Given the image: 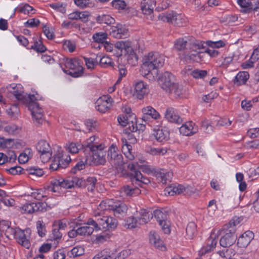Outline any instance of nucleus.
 Returning <instances> with one entry per match:
<instances>
[{"label": "nucleus", "instance_id": "obj_5", "mask_svg": "<svg viewBox=\"0 0 259 259\" xmlns=\"http://www.w3.org/2000/svg\"><path fill=\"white\" fill-rule=\"evenodd\" d=\"M202 47L201 41L189 37H181L174 41V48L178 51L187 49L195 50Z\"/></svg>", "mask_w": 259, "mask_h": 259}, {"label": "nucleus", "instance_id": "obj_40", "mask_svg": "<svg viewBox=\"0 0 259 259\" xmlns=\"http://www.w3.org/2000/svg\"><path fill=\"white\" fill-rule=\"evenodd\" d=\"M97 104L96 108L101 113H105L110 108L108 103L104 101L101 97L98 99L96 102Z\"/></svg>", "mask_w": 259, "mask_h": 259}, {"label": "nucleus", "instance_id": "obj_24", "mask_svg": "<svg viewBox=\"0 0 259 259\" xmlns=\"http://www.w3.org/2000/svg\"><path fill=\"white\" fill-rule=\"evenodd\" d=\"M143 115L142 120L146 122L149 119V117L157 119L160 117V114L151 106H147L142 109Z\"/></svg>", "mask_w": 259, "mask_h": 259}, {"label": "nucleus", "instance_id": "obj_23", "mask_svg": "<svg viewBox=\"0 0 259 259\" xmlns=\"http://www.w3.org/2000/svg\"><path fill=\"white\" fill-rule=\"evenodd\" d=\"M201 44L202 47L200 46V48L196 49V51L190 49L191 51L185 57L186 61L188 62V61L192 60L198 62L201 61L200 54L203 53V52L201 51L200 50L205 48L204 46V42L201 41Z\"/></svg>", "mask_w": 259, "mask_h": 259}, {"label": "nucleus", "instance_id": "obj_49", "mask_svg": "<svg viewBox=\"0 0 259 259\" xmlns=\"http://www.w3.org/2000/svg\"><path fill=\"white\" fill-rule=\"evenodd\" d=\"M94 231V228L89 226L80 227L77 228V232L80 235H90Z\"/></svg>", "mask_w": 259, "mask_h": 259}, {"label": "nucleus", "instance_id": "obj_32", "mask_svg": "<svg viewBox=\"0 0 259 259\" xmlns=\"http://www.w3.org/2000/svg\"><path fill=\"white\" fill-rule=\"evenodd\" d=\"M154 136L158 142H163L169 139V133L162 129H158L154 131Z\"/></svg>", "mask_w": 259, "mask_h": 259}, {"label": "nucleus", "instance_id": "obj_31", "mask_svg": "<svg viewBox=\"0 0 259 259\" xmlns=\"http://www.w3.org/2000/svg\"><path fill=\"white\" fill-rule=\"evenodd\" d=\"M185 191V188L181 185H171L168 187H166L164 191L167 192L169 195H174V194H180Z\"/></svg>", "mask_w": 259, "mask_h": 259}, {"label": "nucleus", "instance_id": "obj_26", "mask_svg": "<svg viewBox=\"0 0 259 259\" xmlns=\"http://www.w3.org/2000/svg\"><path fill=\"white\" fill-rule=\"evenodd\" d=\"M197 129L193 127L192 122L190 121L183 124L180 128L179 131L181 134L184 136H189L194 135L197 132Z\"/></svg>", "mask_w": 259, "mask_h": 259}, {"label": "nucleus", "instance_id": "obj_45", "mask_svg": "<svg viewBox=\"0 0 259 259\" xmlns=\"http://www.w3.org/2000/svg\"><path fill=\"white\" fill-rule=\"evenodd\" d=\"M88 155H85V159L83 161V160H81L78 162L76 165L71 169V172L73 174H75L76 170H80L85 168V164H88Z\"/></svg>", "mask_w": 259, "mask_h": 259}, {"label": "nucleus", "instance_id": "obj_4", "mask_svg": "<svg viewBox=\"0 0 259 259\" xmlns=\"http://www.w3.org/2000/svg\"><path fill=\"white\" fill-rule=\"evenodd\" d=\"M64 65L68 70L63 69V71L73 77L81 76L83 73L84 68L78 58H66Z\"/></svg>", "mask_w": 259, "mask_h": 259}, {"label": "nucleus", "instance_id": "obj_57", "mask_svg": "<svg viewBox=\"0 0 259 259\" xmlns=\"http://www.w3.org/2000/svg\"><path fill=\"white\" fill-rule=\"evenodd\" d=\"M204 44L212 48H219L225 46V43L222 40H219L217 41L207 40L205 42H204Z\"/></svg>", "mask_w": 259, "mask_h": 259}, {"label": "nucleus", "instance_id": "obj_17", "mask_svg": "<svg viewBox=\"0 0 259 259\" xmlns=\"http://www.w3.org/2000/svg\"><path fill=\"white\" fill-rule=\"evenodd\" d=\"M103 148L98 149L95 151H91L90 154H87L88 158H92L96 165H104L106 163L105 153L103 151Z\"/></svg>", "mask_w": 259, "mask_h": 259}, {"label": "nucleus", "instance_id": "obj_2", "mask_svg": "<svg viewBox=\"0 0 259 259\" xmlns=\"http://www.w3.org/2000/svg\"><path fill=\"white\" fill-rule=\"evenodd\" d=\"M158 84L166 92L174 93L179 96L182 94V90L178 84L175 82V77L169 72L165 71L158 78Z\"/></svg>", "mask_w": 259, "mask_h": 259}, {"label": "nucleus", "instance_id": "obj_41", "mask_svg": "<svg viewBox=\"0 0 259 259\" xmlns=\"http://www.w3.org/2000/svg\"><path fill=\"white\" fill-rule=\"evenodd\" d=\"M84 248L80 246H75L67 252V256L69 257L79 256L84 254Z\"/></svg>", "mask_w": 259, "mask_h": 259}, {"label": "nucleus", "instance_id": "obj_35", "mask_svg": "<svg viewBox=\"0 0 259 259\" xmlns=\"http://www.w3.org/2000/svg\"><path fill=\"white\" fill-rule=\"evenodd\" d=\"M130 44L129 42H126L123 41H117L114 45L115 49H117L116 53V56L119 57L125 53V49L127 47H130Z\"/></svg>", "mask_w": 259, "mask_h": 259}, {"label": "nucleus", "instance_id": "obj_52", "mask_svg": "<svg viewBox=\"0 0 259 259\" xmlns=\"http://www.w3.org/2000/svg\"><path fill=\"white\" fill-rule=\"evenodd\" d=\"M111 4L113 7L119 10H124L126 7L125 2L123 0H113Z\"/></svg>", "mask_w": 259, "mask_h": 259}, {"label": "nucleus", "instance_id": "obj_14", "mask_svg": "<svg viewBox=\"0 0 259 259\" xmlns=\"http://www.w3.org/2000/svg\"><path fill=\"white\" fill-rule=\"evenodd\" d=\"M154 217L157 221L159 223V225L161 226L162 229L165 234L170 233L169 224L166 222L167 214L164 212L156 209L153 212V217Z\"/></svg>", "mask_w": 259, "mask_h": 259}, {"label": "nucleus", "instance_id": "obj_9", "mask_svg": "<svg viewBox=\"0 0 259 259\" xmlns=\"http://www.w3.org/2000/svg\"><path fill=\"white\" fill-rule=\"evenodd\" d=\"M10 93L13 94L17 100L23 104L31 100L34 95H27L24 93L20 84H10L7 87Z\"/></svg>", "mask_w": 259, "mask_h": 259}, {"label": "nucleus", "instance_id": "obj_50", "mask_svg": "<svg viewBox=\"0 0 259 259\" xmlns=\"http://www.w3.org/2000/svg\"><path fill=\"white\" fill-rule=\"evenodd\" d=\"M11 174L15 175L17 174H26V169H24L20 166H15L7 169Z\"/></svg>", "mask_w": 259, "mask_h": 259}, {"label": "nucleus", "instance_id": "obj_44", "mask_svg": "<svg viewBox=\"0 0 259 259\" xmlns=\"http://www.w3.org/2000/svg\"><path fill=\"white\" fill-rule=\"evenodd\" d=\"M26 171L28 172L27 174L32 176L41 177L44 174L42 169L34 166L26 168Z\"/></svg>", "mask_w": 259, "mask_h": 259}, {"label": "nucleus", "instance_id": "obj_55", "mask_svg": "<svg viewBox=\"0 0 259 259\" xmlns=\"http://www.w3.org/2000/svg\"><path fill=\"white\" fill-rule=\"evenodd\" d=\"M100 216L101 214L99 213H98V215L95 214V217L97 219L98 230L101 229V227L105 229L106 224V219H107V216H103L102 217H100Z\"/></svg>", "mask_w": 259, "mask_h": 259}, {"label": "nucleus", "instance_id": "obj_61", "mask_svg": "<svg viewBox=\"0 0 259 259\" xmlns=\"http://www.w3.org/2000/svg\"><path fill=\"white\" fill-rule=\"evenodd\" d=\"M50 7L55 9L58 10L62 13H65L66 12V5H63L62 3H57L50 4Z\"/></svg>", "mask_w": 259, "mask_h": 259}, {"label": "nucleus", "instance_id": "obj_16", "mask_svg": "<svg viewBox=\"0 0 259 259\" xmlns=\"http://www.w3.org/2000/svg\"><path fill=\"white\" fill-rule=\"evenodd\" d=\"M134 215L138 220L139 225L147 223L153 218V213L143 208L137 210Z\"/></svg>", "mask_w": 259, "mask_h": 259}, {"label": "nucleus", "instance_id": "obj_59", "mask_svg": "<svg viewBox=\"0 0 259 259\" xmlns=\"http://www.w3.org/2000/svg\"><path fill=\"white\" fill-rule=\"evenodd\" d=\"M249 13L253 11L259 13V0H250Z\"/></svg>", "mask_w": 259, "mask_h": 259}, {"label": "nucleus", "instance_id": "obj_6", "mask_svg": "<svg viewBox=\"0 0 259 259\" xmlns=\"http://www.w3.org/2000/svg\"><path fill=\"white\" fill-rule=\"evenodd\" d=\"M164 63L163 56L157 52L149 53L147 57L144 59L142 68L147 70L148 67L159 68L162 67Z\"/></svg>", "mask_w": 259, "mask_h": 259}, {"label": "nucleus", "instance_id": "obj_27", "mask_svg": "<svg viewBox=\"0 0 259 259\" xmlns=\"http://www.w3.org/2000/svg\"><path fill=\"white\" fill-rule=\"evenodd\" d=\"M154 174L158 182H160L162 184H166L167 181L170 182L172 176V173L170 171L166 173L161 171H155Z\"/></svg>", "mask_w": 259, "mask_h": 259}, {"label": "nucleus", "instance_id": "obj_58", "mask_svg": "<svg viewBox=\"0 0 259 259\" xmlns=\"http://www.w3.org/2000/svg\"><path fill=\"white\" fill-rule=\"evenodd\" d=\"M17 228H13L10 226L5 232V234L6 237L10 239L12 238H14L17 232Z\"/></svg>", "mask_w": 259, "mask_h": 259}, {"label": "nucleus", "instance_id": "obj_15", "mask_svg": "<svg viewBox=\"0 0 259 259\" xmlns=\"http://www.w3.org/2000/svg\"><path fill=\"white\" fill-rule=\"evenodd\" d=\"M29 229H26L25 230H21L19 228H17V232L14 239L17 242L22 246L28 249L30 246V242L29 239L27 238L25 232L29 233Z\"/></svg>", "mask_w": 259, "mask_h": 259}, {"label": "nucleus", "instance_id": "obj_46", "mask_svg": "<svg viewBox=\"0 0 259 259\" xmlns=\"http://www.w3.org/2000/svg\"><path fill=\"white\" fill-rule=\"evenodd\" d=\"M217 241L215 239L213 238L211 236L207 239V246L206 247L204 252H202L201 255L210 252L215 246Z\"/></svg>", "mask_w": 259, "mask_h": 259}, {"label": "nucleus", "instance_id": "obj_48", "mask_svg": "<svg viewBox=\"0 0 259 259\" xmlns=\"http://www.w3.org/2000/svg\"><path fill=\"white\" fill-rule=\"evenodd\" d=\"M106 224L105 229L108 230L109 229H115L117 227V221L116 219L111 217L107 216L106 219Z\"/></svg>", "mask_w": 259, "mask_h": 259}, {"label": "nucleus", "instance_id": "obj_7", "mask_svg": "<svg viewBox=\"0 0 259 259\" xmlns=\"http://www.w3.org/2000/svg\"><path fill=\"white\" fill-rule=\"evenodd\" d=\"M31 100L26 102L25 104L27 105L29 110L31 112V115L35 124H40L42 123L43 114L42 110L39 107V104L35 102L36 98L33 95L31 98Z\"/></svg>", "mask_w": 259, "mask_h": 259}, {"label": "nucleus", "instance_id": "obj_29", "mask_svg": "<svg viewBox=\"0 0 259 259\" xmlns=\"http://www.w3.org/2000/svg\"><path fill=\"white\" fill-rule=\"evenodd\" d=\"M132 186L127 185L122 188V190L126 196H132L140 193L141 191L138 187H136L131 183Z\"/></svg>", "mask_w": 259, "mask_h": 259}, {"label": "nucleus", "instance_id": "obj_42", "mask_svg": "<svg viewBox=\"0 0 259 259\" xmlns=\"http://www.w3.org/2000/svg\"><path fill=\"white\" fill-rule=\"evenodd\" d=\"M36 148L39 153L51 151L49 144L45 140L39 141L36 145Z\"/></svg>", "mask_w": 259, "mask_h": 259}, {"label": "nucleus", "instance_id": "obj_8", "mask_svg": "<svg viewBox=\"0 0 259 259\" xmlns=\"http://www.w3.org/2000/svg\"><path fill=\"white\" fill-rule=\"evenodd\" d=\"M159 20L163 21H166L175 26L181 27L186 24V19L181 14H177L172 12L166 14L159 15Z\"/></svg>", "mask_w": 259, "mask_h": 259}, {"label": "nucleus", "instance_id": "obj_20", "mask_svg": "<svg viewBox=\"0 0 259 259\" xmlns=\"http://www.w3.org/2000/svg\"><path fill=\"white\" fill-rule=\"evenodd\" d=\"M110 35L116 38H123L127 35L128 30L120 24L111 28Z\"/></svg>", "mask_w": 259, "mask_h": 259}, {"label": "nucleus", "instance_id": "obj_56", "mask_svg": "<svg viewBox=\"0 0 259 259\" xmlns=\"http://www.w3.org/2000/svg\"><path fill=\"white\" fill-rule=\"evenodd\" d=\"M14 143V140L12 139H5L0 137V148L11 147Z\"/></svg>", "mask_w": 259, "mask_h": 259}, {"label": "nucleus", "instance_id": "obj_54", "mask_svg": "<svg viewBox=\"0 0 259 259\" xmlns=\"http://www.w3.org/2000/svg\"><path fill=\"white\" fill-rule=\"evenodd\" d=\"M207 74V71L199 69L194 70L191 72V75L195 78H203Z\"/></svg>", "mask_w": 259, "mask_h": 259}, {"label": "nucleus", "instance_id": "obj_51", "mask_svg": "<svg viewBox=\"0 0 259 259\" xmlns=\"http://www.w3.org/2000/svg\"><path fill=\"white\" fill-rule=\"evenodd\" d=\"M83 58L85 62V65L88 69H92L94 66L98 64V60L97 58L95 59L92 58H87L83 57Z\"/></svg>", "mask_w": 259, "mask_h": 259}, {"label": "nucleus", "instance_id": "obj_18", "mask_svg": "<svg viewBox=\"0 0 259 259\" xmlns=\"http://www.w3.org/2000/svg\"><path fill=\"white\" fill-rule=\"evenodd\" d=\"M254 234L251 231H246L241 235L237 242V245L239 247H246L250 243L254 238Z\"/></svg>", "mask_w": 259, "mask_h": 259}, {"label": "nucleus", "instance_id": "obj_28", "mask_svg": "<svg viewBox=\"0 0 259 259\" xmlns=\"http://www.w3.org/2000/svg\"><path fill=\"white\" fill-rule=\"evenodd\" d=\"M125 55H127V61L130 63L135 65L138 62V56L134 52L133 48L130 46L125 49Z\"/></svg>", "mask_w": 259, "mask_h": 259}, {"label": "nucleus", "instance_id": "obj_43", "mask_svg": "<svg viewBox=\"0 0 259 259\" xmlns=\"http://www.w3.org/2000/svg\"><path fill=\"white\" fill-rule=\"evenodd\" d=\"M93 38L95 42L98 44L101 43L103 45L107 38V34L102 32H97L93 35Z\"/></svg>", "mask_w": 259, "mask_h": 259}, {"label": "nucleus", "instance_id": "obj_33", "mask_svg": "<svg viewBox=\"0 0 259 259\" xmlns=\"http://www.w3.org/2000/svg\"><path fill=\"white\" fill-rule=\"evenodd\" d=\"M65 148L71 153H77L81 149H82L84 153V147L83 144L71 142L68 144H67L65 146Z\"/></svg>", "mask_w": 259, "mask_h": 259}, {"label": "nucleus", "instance_id": "obj_3", "mask_svg": "<svg viewBox=\"0 0 259 259\" xmlns=\"http://www.w3.org/2000/svg\"><path fill=\"white\" fill-rule=\"evenodd\" d=\"M138 166H139L138 163L128 164L127 168L131 170V172L127 174V176L130 182L133 185L139 188L142 187L143 185H148L150 183V181L148 178L144 177L140 170H138Z\"/></svg>", "mask_w": 259, "mask_h": 259}, {"label": "nucleus", "instance_id": "obj_62", "mask_svg": "<svg viewBox=\"0 0 259 259\" xmlns=\"http://www.w3.org/2000/svg\"><path fill=\"white\" fill-rule=\"evenodd\" d=\"M250 0H237L238 4L242 8H244L245 13H249Z\"/></svg>", "mask_w": 259, "mask_h": 259}, {"label": "nucleus", "instance_id": "obj_10", "mask_svg": "<svg viewBox=\"0 0 259 259\" xmlns=\"http://www.w3.org/2000/svg\"><path fill=\"white\" fill-rule=\"evenodd\" d=\"M70 155L63 152L54 155L53 163L50 165V169L54 170L66 168L71 162Z\"/></svg>", "mask_w": 259, "mask_h": 259}, {"label": "nucleus", "instance_id": "obj_1", "mask_svg": "<svg viewBox=\"0 0 259 259\" xmlns=\"http://www.w3.org/2000/svg\"><path fill=\"white\" fill-rule=\"evenodd\" d=\"M96 182L97 179L95 177H89L86 180H83L74 177L66 180L62 178L54 179L50 183L52 185L51 190L54 192H59L61 188L69 189L75 186L79 188L87 187L89 192H92L94 191Z\"/></svg>", "mask_w": 259, "mask_h": 259}, {"label": "nucleus", "instance_id": "obj_13", "mask_svg": "<svg viewBox=\"0 0 259 259\" xmlns=\"http://www.w3.org/2000/svg\"><path fill=\"white\" fill-rule=\"evenodd\" d=\"M117 148L112 144L108 152L107 159L114 166L117 167L123 164V157L116 151Z\"/></svg>", "mask_w": 259, "mask_h": 259}, {"label": "nucleus", "instance_id": "obj_36", "mask_svg": "<svg viewBox=\"0 0 259 259\" xmlns=\"http://www.w3.org/2000/svg\"><path fill=\"white\" fill-rule=\"evenodd\" d=\"M138 224H139V222L136 217L132 216L126 218L124 221L123 226L126 229H133L137 227Z\"/></svg>", "mask_w": 259, "mask_h": 259}, {"label": "nucleus", "instance_id": "obj_47", "mask_svg": "<svg viewBox=\"0 0 259 259\" xmlns=\"http://www.w3.org/2000/svg\"><path fill=\"white\" fill-rule=\"evenodd\" d=\"M35 203H26L21 207L23 213H32L35 211Z\"/></svg>", "mask_w": 259, "mask_h": 259}, {"label": "nucleus", "instance_id": "obj_19", "mask_svg": "<svg viewBox=\"0 0 259 259\" xmlns=\"http://www.w3.org/2000/svg\"><path fill=\"white\" fill-rule=\"evenodd\" d=\"M165 118L170 122H175L178 124L182 123V118L178 114L176 110L172 107H168L165 113Z\"/></svg>", "mask_w": 259, "mask_h": 259}, {"label": "nucleus", "instance_id": "obj_30", "mask_svg": "<svg viewBox=\"0 0 259 259\" xmlns=\"http://www.w3.org/2000/svg\"><path fill=\"white\" fill-rule=\"evenodd\" d=\"M249 75L247 72H239L233 79L234 83L237 85L245 84L249 78Z\"/></svg>", "mask_w": 259, "mask_h": 259}, {"label": "nucleus", "instance_id": "obj_34", "mask_svg": "<svg viewBox=\"0 0 259 259\" xmlns=\"http://www.w3.org/2000/svg\"><path fill=\"white\" fill-rule=\"evenodd\" d=\"M150 243L152 244L155 247L158 248H162L163 246V242L162 240L160 239L159 235L155 232H150L149 237Z\"/></svg>", "mask_w": 259, "mask_h": 259}, {"label": "nucleus", "instance_id": "obj_22", "mask_svg": "<svg viewBox=\"0 0 259 259\" xmlns=\"http://www.w3.org/2000/svg\"><path fill=\"white\" fill-rule=\"evenodd\" d=\"M95 140L94 136L90 137L83 144L84 147V154H90L91 151H95L98 149L103 148L102 144H99L98 145H95L94 143Z\"/></svg>", "mask_w": 259, "mask_h": 259}, {"label": "nucleus", "instance_id": "obj_37", "mask_svg": "<svg viewBox=\"0 0 259 259\" xmlns=\"http://www.w3.org/2000/svg\"><path fill=\"white\" fill-rule=\"evenodd\" d=\"M126 120L128 121V129L132 132H135L138 131V126L137 125L136 116L134 113L126 115Z\"/></svg>", "mask_w": 259, "mask_h": 259}, {"label": "nucleus", "instance_id": "obj_12", "mask_svg": "<svg viewBox=\"0 0 259 259\" xmlns=\"http://www.w3.org/2000/svg\"><path fill=\"white\" fill-rule=\"evenodd\" d=\"M103 204H105V209L112 210L114 215L117 217H120L121 216L124 215L127 210V205L123 202H114L112 204H109L106 205V203H104L103 202L100 204V206L102 207Z\"/></svg>", "mask_w": 259, "mask_h": 259}, {"label": "nucleus", "instance_id": "obj_64", "mask_svg": "<svg viewBox=\"0 0 259 259\" xmlns=\"http://www.w3.org/2000/svg\"><path fill=\"white\" fill-rule=\"evenodd\" d=\"M35 204L36 206L35 207L36 212H43L47 210L48 204L46 202H38L35 203Z\"/></svg>", "mask_w": 259, "mask_h": 259}, {"label": "nucleus", "instance_id": "obj_25", "mask_svg": "<svg viewBox=\"0 0 259 259\" xmlns=\"http://www.w3.org/2000/svg\"><path fill=\"white\" fill-rule=\"evenodd\" d=\"M155 0H143L141 4V9L145 15H150L153 13L155 6Z\"/></svg>", "mask_w": 259, "mask_h": 259}, {"label": "nucleus", "instance_id": "obj_38", "mask_svg": "<svg viewBox=\"0 0 259 259\" xmlns=\"http://www.w3.org/2000/svg\"><path fill=\"white\" fill-rule=\"evenodd\" d=\"M96 20L97 23L100 24L104 23L107 25H110L115 23V19L109 15L102 14L98 15Z\"/></svg>", "mask_w": 259, "mask_h": 259}, {"label": "nucleus", "instance_id": "obj_60", "mask_svg": "<svg viewBox=\"0 0 259 259\" xmlns=\"http://www.w3.org/2000/svg\"><path fill=\"white\" fill-rule=\"evenodd\" d=\"M226 234V229L225 228L220 230V235H222L220 240V244L221 246L224 248L227 247V238L225 237Z\"/></svg>", "mask_w": 259, "mask_h": 259}, {"label": "nucleus", "instance_id": "obj_63", "mask_svg": "<svg viewBox=\"0 0 259 259\" xmlns=\"http://www.w3.org/2000/svg\"><path fill=\"white\" fill-rule=\"evenodd\" d=\"M36 226L38 235L40 237H43L45 235L46 231L45 224H43L42 222L38 221L36 223Z\"/></svg>", "mask_w": 259, "mask_h": 259}, {"label": "nucleus", "instance_id": "obj_21", "mask_svg": "<svg viewBox=\"0 0 259 259\" xmlns=\"http://www.w3.org/2000/svg\"><path fill=\"white\" fill-rule=\"evenodd\" d=\"M149 90L147 87V85L145 84L143 81H140L136 83L134 95L138 99L140 100L142 99L144 96L147 94Z\"/></svg>", "mask_w": 259, "mask_h": 259}, {"label": "nucleus", "instance_id": "obj_39", "mask_svg": "<svg viewBox=\"0 0 259 259\" xmlns=\"http://www.w3.org/2000/svg\"><path fill=\"white\" fill-rule=\"evenodd\" d=\"M197 226L194 222L189 223L186 227V233L187 239H192L196 233Z\"/></svg>", "mask_w": 259, "mask_h": 259}, {"label": "nucleus", "instance_id": "obj_11", "mask_svg": "<svg viewBox=\"0 0 259 259\" xmlns=\"http://www.w3.org/2000/svg\"><path fill=\"white\" fill-rule=\"evenodd\" d=\"M241 220L240 218L234 217L228 224V245L229 246L232 245L237 240L235 227L240 223Z\"/></svg>", "mask_w": 259, "mask_h": 259}, {"label": "nucleus", "instance_id": "obj_53", "mask_svg": "<svg viewBox=\"0 0 259 259\" xmlns=\"http://www.w3.org/2000/svg\"><path fill=\"white\" fill-rule=\"evenodd\" d=\"M30 49L34 50L38 53H44L47 50L46 47L42 44V42L39 44L37 40L34 41V45L31 46Z\"/></svg>", "mask_w": 259, "mask_h": 259}]
</instances>
